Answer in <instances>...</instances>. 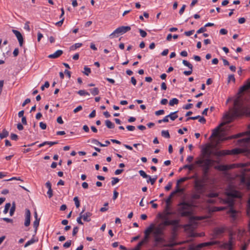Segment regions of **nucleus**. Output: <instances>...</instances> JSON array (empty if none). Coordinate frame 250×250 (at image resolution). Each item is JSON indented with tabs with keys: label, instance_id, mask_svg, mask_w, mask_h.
I'll return each mask as SVG.
<instances>
[{
	"label": "nucleus",
	"instance_id": "obj_54",
	"mask_svg": "<svg viewBox=\"0 0 250 250\" xmlns=\"http://www.w3.org/2000/svg\"><path fill=\"white\" fill-rule=\"evenodd\" d=\"M200 193L199 192H198V193H195V194H193L192 195V198L193 199H198L200 198Z\"/></svg>",
	"mask_w": 250,
	"mask_h": 250
},
{
	"label": "nucleus",
	"instance_id": "obj_31",
	"mask_svg": "<svg viewBox=\"0 0 250 250\" xmlns=\"http://www.w3.org/2000/svg\"><path fill=\"white\" fill-rule=\"evenodd\" d=\"M89 91L93 96H96L99 94V90L98 88L95 87L92 89H90Z\"/></svg>",
	"mask_w": 250,
	"mask_h": 250
},
{
	"label": "nucleus",
	"instance_id": "obj_58",
	"mask_svg": "<svg viewBox=\"0 0 250 250\" xmlns=\"http://www.w3.org/2000/svg\"><path fill=\"white\" fill-rule=\"evenodd\" d=\"M149 238V236L146 235L145 234L144 238L141 241L143 242L144 244L146 243L147 242Z\"/></svg>",
	"mask_w": 250,
	"mask_h": 250
},
{
	"label": "nucleus",
	"instance_id": "obj_6",
	"mask_svg": "<svg viewBox=\"0 0 250 250\" xmlns=\"http://www.w3.org/2000/svg\"><path fill=\"white\" fill-rule=\"evenodd\" d=\"M233 116L239 117L245 113V109L243 104L240 103L239 100H235L234 102V107L232 110Z\"/></svg>",
	"mask_w": 250,
	"mask_h": 250
},
{
	"label": "nucleus",
	"instance_id": "obj_33",
	"mask_svg": "<svg viewBox=\"0 0 250 250\" xmlns=\"http://www.w3.org/2000/svg\"><path fill=\"white\" fill-rule=\"evenodd\" d=\"M84 211H85V208L83 209V210L80 213L79 216L77 219V222H78V223H79L80 225H83V223L82 221V219L83 218V217H82V213H83Z\"/></svg>",
	"mask_w": 250,
	"mask_h": 250
},
{
	"label": "nucleus",
	"instance_id": "obj_19",
	"mask_svg": "<svg viewBox=\"0 0 250 250\" xmlns=\"http://www.w3.org/2000/svg\"><path fill=\"white\" fill-rule=\"evenodd\" d=\"M225 228L224 227L216 228L214 229L213 233L214 236L221 235L224 232Z\"/></svg>",
	"mask_w": 250,
	"mask_h": 250
},
{
	"label": "nucleus",
	"instance_id": "obj_44",
	"mask_svg": "<svg viewBox=\"0 0 250 250\" xmlns=\"http://www.w3.org/2000/svg\"><path fill=\"white\" fill-rule=\"evenodd\" d=\"M72 244V241L71 240H68L65 243H64L63 245V247L64 248H68L70 247Z\"/></svg>",
	"mask_w": 250,
	"mask_h": 250
},
{
	"label": "nucleus",
	"instance_id": "obj_27",
	"mask_svg": "<svg viewBox=\"0 0 250 250\" xmlns=\"http://www.w3.org/2000/svg\"><path fill=\"white\" fill-rule=\"evenodd\" d=\"M9 135V132L5 129H3L1 133H0V138L2 139L6 138Z\"/></svg>",
	"mask_w": 250,
	"mask_h": 250
},
{
	"label": "nucleus",
	"instance_id": "obj_21",
	"mask_svg": "<svg viewBox=\"0 0 250 250\" xmlns=\"http://www.w3.org/2000/svg\"><path fill=\"white\" fill-rule=\"evenodd\" d=\"M164 214H163V215L161 214H158L159 217L161 219H167L168 216L174 214V213L173 212L171 211V210H168V211H164Z\"/></svg>",
	"mask_w": 250,
	"mask_h": 250
},
{
	"label": "nucleus",
	"instance_id": "obj_34",
	"mask_svg": "<svg viewBox=\"0 0 250 250\" xmlns=\"http://www.w3.org/2000/svg\"><path fill=\"white\" fill-rule=\"evenodd\" d=\"M105 125L107 128L111 129L114 127V125L108 120H107L105 121Z\"/></svg>",
	"mask_w": 250,
	"mask_h": 250
},
{
	"label": "nucleus",
	"instance_id": "obj_1",
	"mask_svg": "<svg viewBox=\"0 0 250 250\" xmlns=\"http://www.w3.org/2000/svg\"><path fill=\"white\" fill-rule=\"evenodd\" d=\"M219 163L212 159H199L195 161V164L199 165L202 168V177L201 179L196 178L194 181V187L196 190L199 193H201L204 187L205 183L208 179V175L210 167L215 163Z\"/></svg>",
	"mask_w": 250,
	"mask_h": 250
},
{
	"label": "nucleus",
	"instance_id": "obj_18",
	"mask_svg": "<svg viewBox=\"0 0 250 250\" xmlns=\"http://www.w3.org/2000/svg\"><path fill=\"white\" fill-rule=\"evenodd\" d=\"M63 53L62 50H58L53 54L49 55L48 57L50 59H56L61 56Z\"/></svg>",
	"mask_w": 250,
	"mask_h": 250
},
{
	"label": "nucleus",
	"instance_id": "obj_10",
	"mask_svg": "<svg viewBox=\"0 0 250 250\" xmlns=\"http://www.w3.org/2000/svg\"><path fill=\"white\" fill-rule=\"evenodd\" d=\"M182 62L184 65L188 67V68L190 69L188 71H184V74L186 76H188L191 74L192 73L193 65L189 62L185 60L183 61Z\"/></svg>",
	"mask_w": 250,
	"mask_h": 250
},
{
	"label": "nucleus",
	"instance_id": "obj_50",
	"mask_svg": "<svg viewBox=\"0 0 250 250\" xmlns=\"http://www.w3.org/2000/svg\"><path fill=\"white\" fill-rule=\"evenodd\" d=\"M170 225L176 226L178 225L179 221L178 220H170Z\"/></svg>",
	"mask_w": 250,
	"mask_h": 250
},
{
	"label": "nucleus",
	"instance_id": "obj_56",
	"mask_svg": "<svg viewBox=\"0 0 250 250\" xmlns=\"http://www.w3.org/2000/svg\"><path fill=\"white\" fill-rule=\"evenodd\" d=\"M194 32V30H190V31H186V32H185L184 34L187 36H190V35L193 34Z\"/></svg>",
	"mask_w": 250,
	"mask_h": 250
},
{
	"label": "nucleus",
	"instance_id": "obj_4",
	"mask_svg": "<svg viewBox=\"0 0 250 250\" xmlns=\"http://www.w3.org/2000/svg\"><path fill=\"white\" fill-rule=\"evenodd\" d=\"M154 229L152 233L154 238V241L156 243H161L164 242L163 237L164 229L158 224L157 226L154 225Z\"/></svg>",
	"mask_w": 250,
	"mask_h": 250
},
{
	"label": "nucleus",
	"instance_id": "obj_14",
	"mask_svg": "<svg viewBox=\"0 0 250 250\" xmlns=\"http://www.w3.org/2000/svg\"><path fill=\"white\" fill-rule=\"evenodd\" d=\"M250 89V80L248 79L245 83L240 87L238 91V94H242L245 91Z\"/></svg>",
	"mask_w": 250,
	"mask_h": 250
},
{
	"label": "nucleus",
	"instance_id": "obj_26",
	"mask_svg": "<svg viewBox=\"0 0 250 250\" xmlns=\"http://www.w3.org/2000/svg\"><path fill=\"white\" fill-rule=\"evenodd\" d=\"M203 248L202 244H199L197 246L190 245L188 250H201Z\"/></svg>",
	"mask_w": 250,
	"mask_h": 250
},
{
	"label": "nucleus",
	"instance_id": "obj_49",
	"mask_svg": "<svg viewBox=\"0 0 250 250\" xmlns=\"http://www.w3.org/2000/svg\"><path fill=\"white\" fill-rule=\"evenodd\" d=\"M119 179H118V178H116V177H113V178H112L111 184L112 186H114L116 183L119 182Z\"/></svg>",
	"mask_w": 250,
	"mask_h": 250
},
{
	"label": "nucleus",
	"instance_id": "obj_48",
	"mask_svg": "<svg viewBox=\"0 0 250 250\" xmlns=\"http://www.w3.org/2000/svg\"><path fill=\"white\" fill-rule=\"evenodd\" d=\"M84 69L85 70L84 72H83V73L86 75V76H88L89 74L91 73V69L90 68L85 66L84 68Z\"/></svg>",
	"mask_w": 250,
	"mask_h": 250
},
{
	"label": "nucleus",
	"instance_id": "obj_17",
	"mask_svg": "<svg viewBox=\"0 0 250 250\" xmlns=\"http://www.w3.org/2000/svg\"><path fill=\"white\" fill-rule=\"evenodd\" d=\"M247 149L244 148H234L229 150L230 153L229 154H238L246 152L248 151Z\"/></svg>",
	"mask_w": 250,
	"mask_h": 250
},
{
	"label": "nucleus",
	"instance_id": "obj_30",
	"mask_svg": "<svg viewBox=\"0 0 250 250\" xmlns=\"http://www.w3.org/2000/svg\"><path fill=\"white\" fill-rule=\"evenodd\" d=\"M177 112L178 111H176L174 112L170 113L169 115H168V117H169L172 121L175 120L178 117V115H176Z\"/></svg>",
	"mask_w": 250,
	"mask_h": 250
},
{
	"label": "nucleus",
	"instance_id": "obj_35",
	"mask_svg": "<svg viewBox=\"0 0 250 250\" xmlns=\"http://www.w3.org/2000/svg\"><path fill=\"white\" fill-rule=\"evenodd\" d=\"M78 94L80 96H89V93L84 90H80L77 92Z\"/></svg>",
	"mask_w": 250,
	"mask_h": 250
},
{
	"label": "nucleus",
	"instance_id": "obj_38",
	"mask_svg": "<svg viewBox=\"0 0 250 250\" xmlns=\"http://www.w3.org/2000/svg\"><path fill=\"white\" fill-rule=\"evenodd\" d=\"M36 242V240L34 238H32L31 240H30L29 241H27L25 243V244L24 245V247L25 248L27 247L29 245L34 243Z\"/></svg>",
	"mask_w": 250,
	"mask_h": 250
},
{
	"label": "nucleus",
	"instance_id": "obj_29",
	"mask_svg": "<svg viewBox=\"0 0 250 250\" xmlns=\"http://www.w3.org/2000/svg\"><path fill=\"white\" fill-rule=\"evenodd\" d=\"M174 240V236L172 237V240L170 241L168 244H167L166 246L170 248L173 247L174 246L181 244L182 243H177L173 242Z\"/></svg>",
	"mask_w": 250,
	"mask_h": 250
},
{
	"label": "nucleus",
	"instance_id": "obj_47",
	"mask_svg": "<svg viewBox=\"0 0 250 250\" xmlns=\"http://www.w3.org/2000/svg\"><path fill=\"white\" fill-rule=\"evenodd\" d=\"M215 243H216L215 242H209L203 243H201V244H202V247L203 248L205 246L213 245Z\"/></svg>",
	"mask_w": 250,
	"mask_h": 250
},
{
	"label": "nucleus",
	"instance_id": "obj_23",
	"mask_svg": "<svg viewBox=\"0 0 250 250\" xmlns=\"http://www.w3.org/2000/svg\"><path fill=\"white\" fill-rule=\"evenodd\" d=\"M92 213L86 212L85 213H82V217L83 221L86 222H90L91 221L90 217L92 216Z\"/></svg>",
	"mask_w": 250,
	"mask_h": 250
},
{
	"label": "nucleus",
	"instance_id": "obj_2",
	"mask_svg": "<svg viewBox=\"0 0 250 250\" xmlns=\"http://www.w3.org/2000/svg\"><path fill=\"white\" fill-rule=\"evenodd\" d=\"M225 194L227 197L225 199H222L221 202L223 204H227L228 205L229 207L228 213L232 214L231 216L233 218H234L236 211L233 208L234 205V198H241V193L238 191L229 188L226 189Z\"/></svg>",
	"mask_w": 250,
	"mask_h": 250
},
{
	"label": "nucleus",
	"instance_id": "obj_53",
	"mask_svg": "<svg viewBox=\"0 0 250 250\" xmlns=\"http://www.w3.org/2000/svg\"><path fill=\"white\" fill-rule=\"evenodd\" d=\"M49 83L48 82L46 81L45 82L44 85H42L41 87V89L42 90H44V88L46 87V88H48L49 87Z\"/></svg>",
	"mask_w": 250,
	"mask_h": 250
},
{
	"label": "nucleus",
	"instance_id": "obj_16",
	"mask_svg": "<svg viewBox=\"0 0 250 250\" xmlns=\"http://www.w3.org/2000/svg\"><path fill=\"white\" fill-rule=\"evenodd\" d=\"M30 216L31 213L29 209H26L25 210V220L24 222V225L28 227L30 224Z\"/></svg>",
	"mask_w": 250,
	"mask_h": 250
},
{
	"label": "nucleus",
	"instance_id": "obj_46",
	"mask_svg": "<svg viewBox=\"0 0 250 250\" xmlns=\"http://www.w3.org/2000/svg\"><path fill=\"white\" fill-rule=\"evenodd\" d=\"M174 195H175L173 194L172 192H171L169 195L168 197L166 200V203L167 204H170L171 199Z\"/></svg>",
	"mask_w": 250,
	"mask_h": 250
},
{
	"label": "nucleus",
	"instance_id": "obj_20",
	"mask_svg": "<svg viewBox=\"0 0 250 250\" xmlns=\"http://www.w3.org/2000/svg\"><path fill=\"white\" fill-rule=\"evenodd\" d=\"M35 221L33 222V227L35 229V231H37V228L39 225L40 219L38 218V214L36 211L34 212Z\"/></svg>",
	"mask_w": 250,
	"mask_h": 250
},
{
	"label": "nucleus",
	"instance_id": "obj_11",
	"mask_svg": "<svg viewBox=\"0 0 250 250\" xmlns=\"http://www.w3.org/2000/svg\"><path fill=\"white\" fill-rule=\"evenodd\" d=\"M234 117H236L233 116L232 112H231V114L227 113L223 116L224 122L222 123H225V125L230 123Z\"/></svg>",
	"mask_w": 250,
	"mask_h": 250
},
{
	"label": "nucleus",
	"instance_id": "obj_41",
	"mask_svg": "<svg viewBox=\"0 0 250 250\" xmlns=\"http://www.w3.org/2000/svg\"><path fill=\"white\" fill-rule=\"evenodd\" d=\"M16 208V206L15 202H13L12 203V206L11 207L10 210V216H12L14 214V212Z\"/></svg>",
	"mask_w": 250,
	"mask_h": 250
},
{
	"label": "nucleus",
	"instance_id": "obj_60",
	"mask_svg": "<svg viewBox=\"0 0 250 250\" xmlns=\"http://www.w3.org/2000/svg\"><path fill=\"white\" fill-rule=\"evenodd\" d=\"M184 168H188L189 170H192L193 169V166L192 165H186L184 166Z\"/></svg>",
	"mask_w": 250,
	"mask_h": 250
},
{
	"label": "nucleus",
	"instance_id": "obj_52",
	"mask_svg": "<svg viewBox=\"0 0 250 250\" xmlns=\"http://www.w3.org/2000/svg\"><path fill=\"white\" fill-rule=\"evenodd\" d=\"M206 31H207L206 27H205V26H204V27H202L199 30H198L197 31V33L200 34V33H203V32H205Z\"/></svg>",
	"mask_w": 250,
	"mask_h": 250
},
{
	"label": "nucleus",
	"instance_id": "obj_37",
	"mask_svg": "<svg viewBox=\"0 0 250 250\" xmlns=\"http://www.w3.org/2000/svg\"><path fill=\"white\" fill-rule=\"evenodd\" d=\"M162 136L166 138H169L170 135L168 130H162L161 132Z\"/></svg>",
	"mask_w": 250,
	"mask_h": 250
},
{
	"label": "nucleus",
	"instance_id": "obj_9",
	"mask_svg": "<svg viewBox=\"0 0 250 250\" xmlns=\"http://www.w3.org/2000/svg\"><path fill=\"white\" fill-rule=\"evenodd\" d=\"M234 167V165H221L215 166L214 167V168L215 169L218 170L219 171H227L229 169L233 168Z\"/></svg>",
	"mask_w": 250,
	"mask_h": 250
},
{
	"label": "nucleus",
	"instance_id": "obj_3",
	"mask_svg": "<svg viewBox=\"0 0 250 250\" xmlns=\"http://www.w3.org/2000/svg\"><path fill=\"white\" fill-rule=\"evenodd\" d=\"M178 211L182 217H189L192 215L191 204L186 202H183L180 203L178 204Z\"/></svg>",
	"mask_w": 250,
	"mask_h": 250
},
{
	"label": "nucleus",
	"instance_id": "obj_5",
	"mask_svg": "<svg viewBox=\"0 0 250 250\" xmlns=\"http://www.w3.org/2000/svg\"><path fill=\"white\" fill-rule=\"evenodd\" d=\"M245 134L248 135V136L245 138L238 140V144L240 146L244 145L245 146H247V145H248L250 142V125L249 126L248 129L247 131L236 134L234 135L232 138H237L243 136Z\"/></svg>",
	"mask_w": 250,
	"mask_h": 250
},
{
	"label": "nucleus",
	"instance_id": "obj_57",
	"mask_svg": "<svg viewBox=\"0 0 250 250\" xmlns=\"http://www.w3.org/2000/svg\"><path fill=\"white\" fill-rule=\"evenodd\" d=\"M78 230L79 228L78 227H74L72 232V235L75 236L78 233Z\"/></svg>",
	"mask_w": 250,
	"mask_h": 250
},
{
	"label": "nucleus",
	"instance_id": "obj_42",
	"mask_svg": "<svg viewBox=\"0 0 250 250\" xmlns=\"http://www.w3.org/2000/svg\"><path fill=\"white\" fill-rule=\"evenodd\" d=\"M189 179V177H183L177 181V185H179L180 183L184 182L188 180Z\"/></svg>",
	"mask_w": 250,
	"mask_h": 250
},
{
	"label": "nucleus",
	"instance_id": "obj_62",
	"mask_svg": "<svg viewBox=\"0 0 250 250\" xmlns=\"http://www.w3.org/2000/svg\"><path fill=\"white\" fill-rule=\"evenodd\" d=\"M164 113V110L163 109L158 110L155 112V114L156 116H159Z\"/></svg>",
	"mask_w": 250,
	"mask_h": 250
},
{
	"label": "nucleus",
	"instance_id": "obj_64",
	"mask_svg": "<svg viewBox=\"0 0 250 250\" xmlns=\"http://www.w3.org/2000/svg\"><path fill=\"white\" fill-rule=\"evenodd\" d=\"M82 108H83L82 106L81 105H79L74 109L73 112H74V113H76L77 112L81 110L82 109Z\"/></svg>",
	"mask_w": 250,
	"mask_h": 250
},
{
	"label": "nucleus",
	"instance_id": "obj_7",
	"mask_svg": "<svg viewBox=\"0 0 250 250\" xmlns=\"http://www.w3.org/2000/svg\"><path fill=\"white\" fill-rule=\"evenodd\" d=\"M131 27L129 26H122L119 27L114 31L110 35L109 37L113 38L114 37H118L119 34H123L130 30Z\"/></svg>",
	"mask_w": 250,
	"mask_h": 250
},
{
	"label": "nucleus",
	"instance_id": "obj_25",
	"mask_svg": "<svg viewBox=\"0 0 250 250\" xmlns=\"http://www.w3.org/2000/svg\"><path fill=\"white\" fill-rule=\"evenodd\" d=\"M154 224H151L145 231L144 233L146 235L149 236L150 233L151 232H152Z\"/></svg>",
	"mask_w": 250,
	"mask_h": 250
},
{
	"label": "nucleus",
	"instance_id": "obj_40",
	"mask_svg": "<svg viewBox=\"0 0 250 250\" xmlns=\"http://www.w3.org/2000/svg\"><path fill=\"white\" fill-rule=\"evenodd\" d=\"M11 207V204L10 203H6L4 207V209L3 210L4 213L6 214L8 212V210Z\"/></svg>",
	"mask_w": 250,
	"mask_h": 250
},
{
	"label": "nucleus",
	"instance_id": "obj_12",
	"mask_svg": "<svg viewBox=\"0 0 250 250\" xmlns=\"http://www.w3.org/2000/svg\"><path fill=\"white\" fill-rule=\"evenodd\" d=\"M235 244V242L233 240V237L232 235L230 234L229 237V240L228 242L224 243L222 245V247L226 249H228L231 246H233Z\"/></svg>",
	"mask_w": 250,
	"mask_h": 250
},
{
	"label": "nucleus",
	"instance_id": "obj_28",
	"mask_svg": "<svg viewBox=\"0 0 250 250\" xmlns=\"http://www.w3.org/2000/svg\"><path fill=\"white\" fill-rule=\"evenodd\" d=\"M82 45V43H76L70 47V48H69L70 51L75 50L77 48L81 47Z\"/></svg>",
	"mask_w": 250,
	"mask_h": 250
},
{
	"label": "nucleus",
	"instance_id": "obj_24",
	"mask_svg": "<svg viewBox=\"0 0 250 250\" xmlns=\"http://www.w3.org/2000/svg\"><path fill=\"white\" fill-rule=\"evenodd\" d=\"M164 221L160 223L159 225L165 230L166 226L170 225V220L167 219H163Z\"/></svg>",
	"mask_w": 250,
	"mask_h": 250
},
{
	"label": "nucleus",
	"instance_id": "obj_61",
	"mask_svg": "<svg viewBox=\"0 0 250 250\" xmlns=\"http://www.w3.org/2000/svg\"><path fill=\"white\" fill-rule=\"evenodd\" d=\"M172 187V184L171 183L169 182L168 184L165 187V188L166 190L168 191Z\"/></svg>",
	"mask_w": 250,
	"mask_h": 250
},
{
	"label": "nucleus",
	"instance_id": "obj_45",
	"mask_svg": "<svg viewBox=\"0 0 250 250\" xmlns=\"http://www.w3.org/2000/svg\"><path fill=\"white\" fill-rule=\"evenodd\" d=\"M139 173L140 174V175L142 176L144 178H147L148 177V175H147L146 172L143 170H140L139 171Z\"/></svg>",
	"mask_w": 250,
	"mask_h": 250
},
{
	"label": "nucleus",
	"instance_id": "obj_8",
	"mask_svg": "<svg viewBox=\"0 0 250 250\" xmlns=\"http://www.w3.org/2000/svg\"><path fill=\"white\" fill-rule=\"evenodd\" d=\"M202 155L203 156L202 158H201L202 159H206L208 158V159H211L210 158V156L211 154H212V151L210 149L209 146H207V147L204 148L202 150ZM199 158L198 160H199Z\"/></svg>",
	"mask_w": 250,
	"mask_h": 250
},
{
	"label": "nucleus",
	"instance_id": "obj_15",
	"mask_svg": "<svg viewBox=\"0 0 250 250\" xmlns=\"http://www.w3.org/2000/svg\"><path fill=\"white\" fill-rule=\"evenodd\" d=\"M225 125V123H221L219 125L215 128L213 130L210 137H216L218 136L221 127Z\"/></svg>",
	"mask_w": 250,
	"mask_h": 250
},
{
	"label": "nucleus",
	"instance_id": "obj_32",
	"mask_svg": "<svg viewBox=\"0 0 250 250\" xmlns=\"http://www.w3.org/2000/svg\"><path fill=\"white\" fill-rule=\"evenodd\" d=\"M183 191L184 189L180 188L179 185H177V183H176V189L174 191H173L172 192L173 193V194L175 195L177 193L183 192Z\"/></svg>",
	"mask_w": 250,
	"mask_h": 250
},
{
	"label": "nucleus",
	"instance_id": "obj_63",
	"mask_svg": "<svg viewBox=\"0 0 250 250\" xmlns=\"http://www.w3.org/2000/svg\"><path fill=\"white\" fill-rule=\"evenodd\" d=\"M18 138V135L15 134H14V133H12L11 134V139L13 140H15V141H16Z\"/></svg>",
	"mask_w": 250,
	"mask_h": 250
},
{
	"label": "nucleus",
	"instance_id": "obj_59",
	"mask_svg": "<svg viewBox=\"0 0 250 250\" xmlns=\"http://www.w3.org/2000/svg\"><path fill=\"white\" fill-rule=\"evenodd\" d=\"M40 126L42 129H45L46 128V125L43 122L40 123Z\"/></svg>",
	"mask_w": 250,
	"mask_h": 250
},
{
	"label": "nucleus",
	"instance_id": "obj_51",
	"mask_svg": "<svg viewBox=\"0 0 250 250\" xmlns=\"http://www.w3.org/2000/svg\"><path fill=\"white\" fill-rule=\"evenodd\" d=\"M139 32L140 33V35L143 37V38H144V37H146V35H147V33L146 32L144 31V30L143 29H139Z\"/></svg>",
	"mask_w": 250,
	"mask_h": 250
},
{
	"label": "nucleus",
	"instance_id": "obj_43",
	"mask_svg": "<svg viewBox=\"0 0 250 250\" xmlns=\"http://www.w3.org/2000/svg\"><path fill=\"white\" fill-rule=\"evenodd\" d=\"M73 200L75 202V206L77 208H79L80 206V201L78 199V197H75L73 199Z\"/></svg>",
	"mask_w": 250,
	"mask_h": 250
},
{
	"label": "nucleus",
	"instance_id": "obj_13",
	"mask_svg": "<svg viewBox=\"0 0 250 250\" xmlns=\"http://www.w3.org/2000/svg\"><path fill=\"white\" fill-rule=\"evenodd\" d=\"M12 32L16 36L20 46H22L23 43V39L21 34L19 31L14 29L12 30Z\"/></svg>",
	"mask_w": 250,
	"mask_h": 250
},
{
	"label": "nucleus",
	"instance_id": "obj_36",
	"mask_svg": "<svg viewBox=\"0 0 250 250\" xmlns=\"http://www.w3.org/2000/svg\"><path fill=\"white\" fill-rule=\"evenodd\" d=\"M179 100L176 98H173L169 101V104L170 106H173L174 104H178Z\"/></svg>",
	"mask_w": 250,
	"mask_h": 250
},
{
	"label": "nucleus",
	"instance_id": "obj_55",
	"mask_svg": "<svg viewBox=\"0 0 250 250\" xmlns=\"http://www.w3.org/2000/svg\"><path fill=\"white\" fill-rule=\"evenodd\" d=\"M168 115L165 116L163 119L162 120H159L158 121V123H161L162 122H168Z\"/></svg>",
	"mask_w": 250,
	"mask_h": 250
},
{
	"label": "nucleus",
	"instance_id": "obj_22",
	"mask_svg": "<svg viewBox=\"0 0 250 250\" xmlns=\"http://www.w3.org/2000/svg\"><path fill=\"white\" fill-rule=\"evenodd\" d=\"M229 150H221L215 152L213 154L217 156H221L229 155Z\"/></svg>",
	"mask_w": 250,
	"mask_h": 250
},
{
	"label": "nucleus",
	"instance_id": "obj_39",
	"mask_svg": "<svg viewBox=\"0 0 250 250\" xmlns=\"http://www.w3.org/2000/svg\"><path fill=\"white\" fill-rule=\"evenodd\" d=\"M218 196V194L217 193L215 192H210L207 194L206 196L208 198H214Z\"/></svg>",
	"mask_w": 250,
	"mask_h": 250
}]
</instances>
